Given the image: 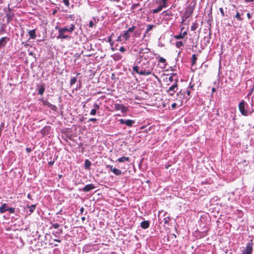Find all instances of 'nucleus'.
I'll return each mask as SVG.
<instances>
[{
	"label": "nucleus",
	"mask_w": 254,
	"mask_h": 254,
	"mask_svg": "<svg viewBox=\"0 0 254 254\" xmlns=\"http://www.w3.org/2000/svg\"><path fill=\"white\" fill-rule=\"evenodd\" d=\"M246 103L244 100H242L239 104V110L241 114L245 116L248 115V111L245 109Z\"/></svg>",
	"instance_id": "nucleus-1"
},
{
	"label": "nucleus",
	"mask_w": 254,
	"mask_h": 254,
	"mask_svg": "<svg viewBox=\"0 0 254 254\" xmlns=\"http://www.w3.org/2000/svg\"><path fill=\"white\" fill-rule=\"evenodd\" d=\"M132 68H133V72H135V73H136L139 75H145V76H147V75H150V72L149 71V70H143L141 69L140 70H139V67L137 65L134 66Z\"/></svg>",
	"instance_id": "nucleus-2"
},
{
	"label": "nucleus",
	"mask_w": 254,
	"mask_h": 254,
	"mask_svg": "<svg viewBox=\"0 0 254 254\" xmlns=\"http://www.w3.org/2000/svg\"><path fill=\"white\" fill-rule=\"evenodd\" d=\"M194 10L193 6L189 5L186 8L185 11L182 15L185 18H189L193 13Z\"/></svg>",
	"instance_id": "nucleus-3"
},
{
	"label": "nucleus",
	"mask_w": 254,
	"mask_h": 254,
	"mask_svg": "<svg viewBox=\"0 0 254 254\" xmlns=\"http://www.w3.org/2000/svg\"><path fill=\"white\" fill-rule=\"evenodd\" d=\"M149 65V62L148 61H147L145 63H143L141 67V70H149L150 72V75L152 74L156 79H158L157 76L152 72L153 69V67H150L148 66Z\"/></svg>",
	"instance_id": "nucleus-4"
},
{
	"label": "nucleus",
	"mask_w": 254,
	"mask_h": 254,
	"mask_svg": "<svg viewBox=\"0 0 254 254\" xmlns=\"http://www.w3.org/2000/svg\"><path fill=\"white\" fill-rule=\"evenodd\" d=\"M253 240L247 244L245 250L242 252L241 254H252L253 250Z\"/></svg>",
	"instance_id": "nucleus-5"
},
{
	"label": "nucleus",
	"mask_w": 254,
	"mask_h": 254,
	"mask_svg": "<svg viewBox=\"0 0 254 254\" xmlns=\"http://www.w3.org/2000/svg\"><path fill=\"white\" fill-rule=\"evenodd\" d=\"M178 79H175V83L171 85L169 89L167 90V92L169 93V94L171 96H172L174 95L175 93L176 92V91L178 89Z\"/></svg>",
	"instance_id": "nucleus-6"
},
{
	"label": "nucleus",
	"mask_w": 254,
	"mask_h": 254,
	"mask_svg": "<svg viewBox=\"0 0 254 254\" xmlns=\"http://www.w3.org/2000/svg\"><path fill=\"white\" fill-rule=\"evenodd\" d=\"M56 30H58L59 34L57 36V38L59 39H68L69 38V36L66 35L64 34V33L61 29V27L57 26L55 27Z\"/></svg>",
	"instance_id": "nucleus-7"
},
{
	"label": "nucleus",
	"mask_w": 254,
	"mask_h": 254,
	"mask_svg": "<svg viewBox=\"0 0 254 254\" xmlns=\"http://www.w3.org/2000/svg\"><path fill=\"white\" fill-rule=\"evenodd\" d=\"M114 108L115 110H121L123 113H126L127 111V107L123 104H116Z\"/></svg>",
	"instance_id": "nucleus-8"
},
{
	"label": "nucleus",
	"mask_w": 254,
	"mask_h": 254,
	"mask_svg": "<svg viewBox=\"0 0 254 254\" xmlns=\"http://www.w3.org/2000/svg\"><path fill=\"white\" fill-rule=\"evenodd\" d=\"M120 123L121 124H125L127 127H131L132 125L135 123L134 121L131 120H125L123 119H121L119 120Z\"/></svg>",
	"instance_id": "nucleus-9"
},
{
	"label": "nucleus",
	"mask_w": 254,
	"mask_h": 254,
	"mask_svg": "<svg viewBox=\"0 0 254 254\" xmlns=\"http://www.w3.org/2000/svg\"><path fill=\"white\" fill-rule=\"evenodd\" d=\"M107 168H110L111 171H112L116 175L119 176L122 174V171L118 169L114 168L112 165H108L106 166Z\"/></svg>",
	"instance_id": "nucleus-10"
},
{
	"label": "nucleus",
	"mask_w": 254,
	"mask_h": 254,
	"mask_svg": "<svg viewBox=\"0 0 254 254\" xmlns=\"http://www.w3.org/2000/svg\"><path fill=\"white\" fill-rule=\"evenodd\" d=\"M96 188L95 186L93 184L87 185L82 188V190L85 192H88Z\"/></svg>",
	"instance_id": "nucleus-11"
},
{
	"label": "nucleus",
	"mask_w": 254,
	"mask_h": 254,
	"mask_svg": "<svg viewBox=\"0 0 254 254\" xmlns=\"http://www.w3.org/2000/svg\"><path fill=\"white\" fill-rule=\"evenodd\" d=\"M61 29L64 32H68L72 33L75 29V25L73 24H71L70 27L68 28L67 27L64 28H61Z\"/></svg>",
	"instance_id": "nucleus-12"
},
{
	"label": "nucleus",
	"mask_w": 254,
	"mask_h": 254,
	"mask_svg": "<svg viewBox=\"0 0 254 254\" xmlns=\"http://www.w3.org/2000/svg\"><path fill=\"white\" fill-rule=\"evenodd\" d=\"M51 130V127L49 126H45L40 131L41 133L45 136L48 134Z\"/></svg>",
	"instance_id": "nucleus-13"
},
{
	"label": "nucleus",
	"mask_w": 254,
	"mask_h": 254,
	"mask_svg": "<svg viewBox=\"0 0 254 254\" xmlns=\"http://www.w3.org/2000/svg\"><path fill=\"white\" fill-rule=\"evenodd\" d=\"M9 38L6 37H2L0 39V49L5 45L6 43L9 41Z\"/></svg>",
	"instance_id": "nucleus-14"
},
{
	"label": "nucleus",
	"mask_w": 254,
	"mask_h": 254,
	"mask_svg": "<svg viewBox=\"0 0 254 254\" xmlns=\"http://www.w3.org/2000/svg\"><path fill=\"white\" fill-rule=\"evenodd\" d=\"M150 222L149 221H143L140 223V227L144 229H147L149 227Z\"/></svg>",
	"instance_id": "nucleus-15"
},
{
	"label": "nucleus",
	"mask_w": 254,
	"mask_h": 254,
	"mask_svg": "<svg viewBox=\"0 0 254 254\" xmlns=\"http://www.w3.org/2000/svg\"><path fill=\"white\" fill-rule=\"evenodd\" d=\"M8 208V206L6 203L2 204V205L0 207V213L2 214L7 211Z\"/></svg>",
	"instance_id": "nucleus-16"
},
{
	"label": "nucleus",
	"mask_w": 254,
	"mask_h": 254,
	"mask_svg": "<svg viewBox=\"0 0 254 254\" xmlns=\"http://www.w3.org/2000/svg\"><path fill=\"white\" fill-rule=\"evenodd\" d=\"M29 35L30 36V38L32 39H35L36 38V30L33 29L31 30H30L28 32Z\"/></svg>",
	"instance_id": "nucleus-17"
},
{
	"label": "nucleus",
	"mask_w": 254,
	"mask_h": 254,
	"mask_svg": "<svg viewBox=\"0 0 254 254\" xmlns=\"http://www.w3.org/2000/svg\"><path fill=\"white\" fill-rule=\"evenodd\" d=\"M170 220L171 219L170 216H166L162 220H161V219L159 218L160 223H163L164 224H168Z\"/></svg>",
	"instance_id": "nucleus-18"
},
{
	"label": "nucleus",
	"mask_w": 254,
	"mask_h": 254,
	"mask_svg": "<svg viewBox=\"0 0 254 254\" xmlns=\"http://www.w3.org/2000/svg\"><path fill=\"white\" fill-rule=\"evenodd\" d=\"M187 35V32L185 31L183 33L181 32L177 35H175L174 38L176 39H181L184 38V36Z\"/></svg>",
	"instance_id": "nucleus-19"
},
{
	"label": "nucleus",
	"mask_w": 254,
	"mask_h": 254,
	"mask_svg": "<svg viewBox=\"0 0 254 254\" xmlns=\"http://www.w3.org/2000/svg\"><path fill=\"white\" fill-rule=\"evenodd\" d=\"M122 35H123L124 40L126 41L128 40L129 39V38L130 37V33L128 32L127 30L124 31V34H122Z\"/></svg>",
	"instance_id": "nucleus-20"
},
{
	"label": "nucleus",
	"mask_w": 254,
	"mask_h": 254,
	"mask_svg": "<svg viewBox=\"0 0 254 254\" xmlns=\"http://www.w3.org/2000/svg\"><path fill=\"white\" fill-rule=\"evenodd\" d=\"M36 207V205L35 204H32L31 205H27L26 208H28L29 209V211L30 212L29 214L33 213L35 210Z\"/></svg>",
	"instance_id": "nucleus-21"
},
{
	"label": "nucleus",
	"mask_w": 254,
	"mask_h": 254,
	"mask_svg": "<svg viewBox=\"0 0 254 254\" xmlns=\"http://www.w3.org/2000/svg\"><path fill=\"white\" fill-rule=\"evenodd\" d=\"M119 162H124L125 161H129V158L128 157H122L118 159Z\"/></svg>",
	"instance_id": "nucleus-22"
},
{
	"label": "nucleus",
	"mask_w": 254,
	"mask_h": 254,
	"mask_svg": "<svg viewBox=\"0 0 254 254\" xmlns=\"http://www.w3.org/2000/svg\"><path fill=\"white\" fill-rule=\"evenodd\" d=\"M13 14L11 13V12L6 13V17L7 18V22L9 23L12 19V16Z\"/></svg>",
	"instance_id": "nucleus-23"
},
{
	"label": "nucleus",
	"mask_w": 254,
	"mask_h": 254,
	"mask_svg": "<svg viewBox=\"0 0 254 254\" xmlns=\"http://www.w3.org/2000/svg\"><path fill=\"white\" fill-rule=\"evenodd\" d=\"M177 95L182 99H184L185 96V91L181 90L179 92L177 93Z\"/></svg>",
	"instance_id": "nucleus-24"
},
{
	"label": "nucleus",
	"mask_w": 254,
	"mask_h": 254,
	"mask_svg": "<svg viewBox=\"0 0 254 254\" xmlns=\"http://www.w3.org/2000/svg\"><path fill=\"white\" fill-rule=\"evenodd\" d=\"M163 8H165L164 6H162V5H160L157 8L154 9L152 10V13H156L160 11Z\"/></svg>",
	"instance_id": "nucleus-25"
},
{
	"label": "nucleus",
	"mask_w": 254,
	"mask_h": 254,
	"mask_svg": "<svg viewBox=\"0 0 254 254\" xmlns=\"http://www.w3.org/2000/svg\"><path fill=\"white\" fill-rule=\"evenodd\" d=\"M45 87L44 85H42L40 87V88L38 89V94L42 95L43 94V93L45 92Z\"/></svg>",
	"instance_id": "nucleus-26"
},
{
	"label": "nucleus",
	"mask_w": 254,
	"mask_h": 254,
	"mask_svg": "<svg viewBox=\"0 0 254 254\" xmlns=\"http://www.w3.org/2000/svg\"><path fill=\"white\" fill-rule=\"evenodd\" d=\"M91 163L88 160H86L85 161L84 167L86 169H89L90 167Z\"/></svg>",
	"instance_id": "nucleus-27"
},
{
	"label": "nucleus",
	"mask_w": 254,
	"mask_h": 254,
	"mask_svg": "<svg viewBox=\"0 0 254 254\" xmlns=\"http://www.w3.org/2000/svg\"><path fill=\"white\" fill-rule=\"evenodd\" d=\"M198 27V24L196 22L193 23L192 25L191 26V30L194 31Z\"/></svg>",
	"instance_id": "nucleus-28"
},
{
	"label": "nucleus",
	"mask_w": 254,
	"mask_h": 254,
	"mask_svg": "<svg viewBox=\"0 0 254 254\" xmlns=\"http://www.w3.org/2000/svg\"><path fill=\"white\" fill-rule=\"evenodd\" d=\"M176 77V74H173L172 75H171V76H170L168 78V80L170 81V82H172L173 81L175 80V79H177L176 78L175 79V78Z\"/></svg>",
	"instance_id": "nucleus-29"
},
{
	"label": "nucleus",
	"mask_w": 254,
	"mask_h": 254,
	"mask_svg": "<svg viewBox=\"0 0 254 254\" xmlns=\"http://www.w3.org/2000/svg\"><path fill=\"white\" fill-rule=\"evenodd\" d=\"M197 60V57L195 54H193L192 56V65H194L196 63V61Z\"/></svg>",
	"instance_id": "nucleus-30"
},
{
	"label": "nucleus",
	"mask_w": 254,
	"mask_h": 254,
	"mask_svg": "<svg viewBox=\"0 0 254 254\" xmlns=\"http://www.w3.org/2000/svg\"><path fill=\"white\" fill-rule=\"evenodd\" d=\"M76 81H77L76 77H72L70 79V86H72L74 84H75V82H76Z\"/></svg>",
	"instance_id": "nucleus-31"
},
{
	"label": "nucleus",
	"mask_w": 254,
	"mask_h": 254,
	"mask_svg": "<svg viewBox=\"0 0 254 254\" xmlns=\"http://www.w3.org/2000/svg\"><path fill=\"white\" fill-rule=\"evenodd\" d=\"M235 17L239 21H242L243 20V19L242 17H241L240 14L238 11H237Z\"/></svg>",
	"instance_id": "nucleus-32"
},
{
	"label": "nucleus",
	"mask_w": 254,
	"mask_h": 254,
	"mask_svg": "<svg viewBox=\"0 0 254 254\" xmlns=\"http://www.w3.org/2000/svg\"><path fill=\"white\" fill-rule=\"evenodd\" d=\"M183 46V43L182 41H177L176 43V46L178 48H181L182 46Z\"/></svg>",
	"instance_id": "nucleus-33"
},
{
	"label": "nucleus",
	"mask_w": 254,
	"mask_h": 254,
	"mask_svg": "<svg viewBox=\"0 0 254 254\" xmlns=\"http://www.w3.org/2000/svg\"><path fill=\"white\" fill-rule=\"evenodd\" d=\"M154 27V25H148L147 26V27L146 28V31H145V33H147L148 32H149L150 30H151L152 29V28H153Z\"/></svg>",
	"instance_id": "nucleus-34"
},
{
	"label": "nucleus",
	"mask_w": 254,
	"mask_h": 254,
	"mask_svg": "<svg viewBox=\"0 0 254 254\" xmlns=\"http://www.w3.org/2000/svg\"><path fill=\"white\" fill-rule=\"evenodd\" d=\"M49 108L54 111H57L58 110L57 107L52 104H50Z\"/></svg>",
	"instance_id": "nucleus-35"
},
{
	"label": "nucleus",
	"mask_w": 254,
	"mask_h": 254,
	"mask_svg": "<svg viewBox=\"0 0 254 254\" xmlns=\"http://www.w3.org/2000/svg\"><path fill=\"white\" fill-rule=\"evenodd\" d=\"M42 103L44 105L47 106L48 107H49L50 103L46 100H42Z\"/></svg>",
	"instance_id": "nucleus-36"
},
{
	"label": "nucleus",
	"mask_w": 254,
	"mask_h": 254,
	"mask_svg": "<svg viewBox=\"0 0 254 254\" xmlns=\"http://www.w3.org/2000/svg\"><path fill=\"white\" fill-rule=\"evenodd\" d=\"M139 6H140L139 3L133 4L131 7V10H132L133 9L136 8V7H137Z\"/></svg>",
	"instance_id": "nucleus-37"
},
{
	"label": "nucleus",
	"mask_w": 254,
	"mask_h": 254,
	"mask_svg": "<svg viewBox=\"0 0 254 254\" xmlns=\"http://www.w3.org/2000/svg\"><path fill=\"white\" fill-rule=\"evenodd\" d=\"M136 28V27L134 26H132V27L129 28L127 31L129 32V33H131V32H133V31L135 30V29Z\"/></svg>",
	"instance_id": "nucleus-38"
},
{
	"label": "nucleus",
	"mask_w": 254,
	"mask_h": 254,
	"mask_svg": "<svg viewBox=\"0 0 254 254\" xmlns=\"http://www.w3.org/2000/svg\"><path fill=\"white\" fill-rule=\"evenodd\" d=\"M168 0H161L162 1V6H164L165 7H166L168 6V5H167V1Z\"/></svg>",
	"instance_id": "nucleus-39"
},
{
	"label": "nucleus",
	"mask_w": 254,
	"mask_h": 254,
	"mask_svg": "<svg viewBox=\"0 0 254 254\" xmlns=\"http://www.w3.org/2000/svg\"><path fill=\"white\" fill-rule=\"evenodd\" d=\"M7 211L10 213H14L15 212V208L8 207Z\"/></svg>",
	"instance_id": "nucleus-40"
},
{
	"label": "nucleus",
	"mask_w": 254,
	"mask_h": 254,
	"mask_svg": "<svg viewBox=\"0 0 254 254\" xmlns=\"http://www.w3.org/2000/svg\"><path fill=\"white\" fill-rule=\"evenodd\" d=\"M166 61V60L163 57H159L158 60V62L160 63H165Z\"/></svg>",
	"instance_id": "nucleus-41"
},
{
	"label": "nucleus",
	"mask_w": 254,
	"mask_h": 254,
	"mask_svg": "<svg viewBox=\"0 0 254 254\" xmlns=\"http://www.w3.org/2000/svg\"><path fill=\"white\" fill-rule=\"evenodd\" d=\"M123 40H124V38H123V37L122 34H121L120 36H119V37H118V39H117V41L118 42H121V41H122Z\"/></svg>",
	"instance_id": "nucleus-42"
},
{
	"label": "nucleus",
	"mask_w": 254,
	"mask_h": 254,
	"mask_svg": "<svg viewBox=\"0 0 254 254\" xmlns=\"http://www.w3.org/2000/svg\"><path fill=\"white\" fill-rule=\"evenodd\" d=\"M96 109H93L91 111L90 113V114L91 115H92V116H93V115H96Z\"/></svg>",
	"instance_id": "nucleus-43"
},
{
	"label": "nucleus",
	"mask_w": 254,
	"mask_h": 254,
	"mask_svg": "<svg viewBox=\"0 0 254 254\" xmlns=\"http://www.w3.org/2000/svg\"><path fill=\"white\" fill-rule=\"evenodd\" d=\"M52 227L55 229H58L60 227V225L58 223L52 224Z\"/></svg>",
	"instance_id": "nucleus-44"
},
{
	"label": "nucleus",
	"mask_w": 254,
	"mask_h": 254,
	"mask_svg": "<svg viewBox=\"0 0 254 254\" xmlns=\"http://www.w3.org/2000/svg\"><path fill=\"white\" fill-rule=\"evenodd\" d=\"M64 3L66 6H69V2L68 0H63Z\"/></svg>",
	"instance_id": "nucleus-45"
},
{
	"label": "nucleus",
	"mask_w": 254,
	"mask_h": 254,
	"mask_svg": "<svg viewBox=\"0 0 254 254\" xmlns=\"http://www.w3.org/2000/svg\"><path fill=\"white\" fill-rule=\"evenodd\" d=\"M193 86L194 84H192L190 82L189 87H188V88H189L190 90H193Z\"/></svg>",
	"instance_id": "nucleus-46"
},
{
	"label": "nucleus",
	"mask_w": 254,
	"mask_h": 254,
	"mask_svg": "<svg viewBox=\"0 0 254 254\" xmlns=\"http://www.w3.org/2000/svg\"><path fill=\"white\" fill-rule=\"evenodd\" d=\"M166 16H172V14L171 12H169L167 11H165L163 12Z\"/></svg>",
	"instance_id": "nucleus-47"
},
{
	"label": "nucleus",
	"mask_w": 254,
	"mask_h": 254,
	"mask_svg": "<svg viewBox=\"0 0 254 254\" xmlns=\"http://www.w3.org/2000/svg\"><path fill=\"white\" fill-rule=\"evenodd\" d=\"M93 106L94 107V109H96V110H97V109H99L100 108V106L97 103L94 104Z\"/></svg>",
	"instance_id": "nucleus-48"
},
{
	"label": "nucleus",
	"mask_w": 254,
	"mask_h": 254,
	"mask_svg": "<svg viewBox=\"0 0 254 254\" xmlns=\"http://www.w3.org/2000/svg\"><path fill=\"white\" fill-rule=\"evenodd\" d=\"M219 10H220L222 16L224 17L225 16V14H224V12L223 11V8H222V7L219 8Z\"/></svg>",
	"instance_id": "nucleus-49"
},
{
	"label": "nucleus",
	"mask_w": 254,
	"mask_h": 254,
	"mask_svg": "<svg viewBox=\"0 0 254 254\" xmlns=\"http://www.w3.org/2000/svg\"><path fill=\"white\" fill-rule=\"evenodd\" d=\"M94 26V23L93 21H90L89 23V27L90 28H92Z\"/></svg>",
	"instance_id": "nucleus-50"
},
{
	"label": "nucleus",
	"mask_w": 254,
	"mask_h": 254,
	"mask_svg": "<svg viewBox=\"0 0 254 254\" xmlns=\"http://www.w3.org/2000/svg\"><path fill=\"white\" fill-rule=\"evenodd\" d=\"M108 42L110 43V44L113 46L114 42L112 41V37L110 36L108 39Z\"/></svg>",
	"instance_id": "nucleus-51"
},
{
	"label": "nucleus",
	"mask_w": 254,
	"mask_h": 254,
	"mask_svg": "<svg viewBox=\"0 0 254 254\" xmlns=\"http://www.w3.org/2000/svg\"><path fill=\"white\" fill-rule=\"evenodd\" d=\"M120 51L122 52V53H124V52L126 51V49L125 47H124L123 46L120 47Z\"/></svg>",
	"instance_id": "nucleus-52"
},
{
	"label": "nucleus",
	"mask_w": 254,
	"mask_h": 254,
	"mask_svg": "<svg viewBox=\"0 0 254 254\" xmlns=\"http://www.w3.org/2000/svg\"><path fill=\"white\" fill-rule=\"evenodd\" d=\"M190 91H191V90H190L189 89V88H187V90H186V92H187V95H188V96H190Z\"/></svg>",
	"instance_id": "nucleus-53"
},
{
	"label": "nucleus",
	"mask_w": 254,
	"mask_h": 254,
	"mask_svg": "<svg viewBox=\"0 0 254 254\" xmlns=\"http://www.w3.org/2000/svg\"><path fill=\"white\" fill-rule=\"evenodd\" d=\"M97 121V119L95 118H90L88 120V122H95Z\"/></svg>",
	"instance_id": "nucleus-54"
},
{
	"label": "nucleus",
	"mask_w": 254,
	"mask_h": 254,
	"mask_svg": "<svg viewBox=\"0 0 254 254\" xmlns=\"http://www.w3.org/2000/svg\"><path fill=\"white\" fill-rule=\"evenodd\" d=\"M176 107H177V104L175 103H173L171 105V107H172V109H175L176 108Z\"/></svg>",
	"instance_id": "nucleus-55"
},
{
	"label": "nucleus",
	"mask_w": 254,
	"mask_h": 254,
	"mask_svg": "<svg viewBox=\"0 0 254 254\" xmlns=\"http://www.w3.org/2000/svg\"><path fill=\"white\" fill-rule=\"evenodd\" d=\"M185 18L182 16V22H181V23L182 24H184L185 21L187 19H184Z\"/></svg>",
	"instance_id": "nucleus-56"
},
{
	"label": "nucleus",
	"mask_w": 254,
	"mask_h": 254,
	"mask_svg": "<svg viewBox=\"0 0 254 254\" xmlns=\"http://www.w3.org/2000/svg\"><path fill=\"white\" fill-rule=\"evenodd\" d=\"M25 150H26V151L27 153H30V152L32 151L31 149L30 148H29V147H27V148L25 149Z\"/></svg>",
	"instance_id": "nucleus-57"
},
{
	"label": "nucleus",
	"mask_w": 254,
	"mask_h": 254,
	"mask_svg": "<svg viewBox=\"0 0 254 254\" xmlns=\"http://www.w3.org/2000/svg\"><path fill=\"white\" fill-rule=\"evenodd\" d=\"M54 161H50V162H48V164H49V165L50 166H52V165H53L54 164Z\"/></svg>",
	"instance_id": "nucleus-58"
},
{
	"label": "nucleus",
	"mask_w": 254,
	"mask_h": 254,
	"mask_svg": "<svg viewBox=\"0 0 254 254\" xmlns=\"http://www.w3.org/2000/svg\"><path fill=\"white\" fill-rule=\"evenodd\" d=\"M253 90H254V88H253V89L251 90V91L249 93V94H248V96H250V95L252 94V93H253Z\"/></svg>",
	"instance_id": "nucleus-59"
},
{
	"label": "nucleus",
	"mask_w": 254,
	"mask_h": 254,
	"mask_svg": "<svg viewBox=\"0 0 254 254\" xmlns=\"http://www.w3.org/2000/svg\"><path fill=\"white\" fill-rule=\"evenodd\" d=\"M27 197L29 199H32V196H31V195L30 193L28 194Z\"/></svg>",
	"instance_id": "nucleus-60"
},
{
	"label": "nucleus",
	"mask_w": 254,
	"mask_h": 254,
	"mask_svg": "<svg viewBox=\"0 0 254 254\" xmlns=\"http://www.w3.org/2000/svg\"><path fill=\"white\" fill-rule=\"evenodd\" d=\"M247 16H248L249 19L251 18V14L250 13H247Z\"/></svg>",
	"instance_id": "nucleus-61"
},
{
	"label": "nucleus",
	"mask_w": 254,
	"mask_h": 254,
	"mask_svg": "<svg viewBox=\"0 0 254 254\" xmlns=\"http://www.w3.org/2000/svg\"><path fill=\"white\" fill-rule=\"evenodd\" d=\"M54 241H56V242H59V243H61V241L60 239H54Z\"/></svg>",
	"instance_id": "nucleus-62"
},
{
	"label": "nucleus",
	"mask_w": 254,
	"mask_h": 254,
	"mask_svg": "<svg viewBox=\"0 0 254 254\" xmlns=\"http://www.w3.org/2000/svg\"><path fill=\"white\" fill-rule=\"evenodd\" d=\"M247 2H253L254 1V0H245Z\"/></svg>",
	"instance_id": "nucleus-63"
},
{
	"label": "nucleus",
	"mask_w": 254,
	"mask_h": 254,
	"mask_svg": "<svg viewBox=\"0 0 254 254\" xmlns=\"http://www.w3.org/2000/svg\"><path fill=\"white\" fill-rule=\"evenodd\" d=\"M84 208H83V207H82L81 208L80 210L81 213H82V212L84 211Z\"/></svg>",
	"instance_id": "nucleus-64"
}]
</instances>
